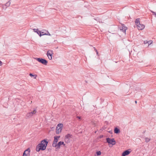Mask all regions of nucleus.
Wrapping results in <instances>:
<instances>
[{"label": "nucleus", "mask_w": 156, "mask_h": 156, "mask_svg": "<svg viewBox=\"0 0 156 156\" xmlns=\"http://www.w3.org/2000/svg\"><path fill=\"white\" fill-rule=\"evenodd\" d=\"M38 29H33V30L35 32H36V31H37V30H38Z\"/></svg>", "instance_id": "26"}, {"label": "nucleus", "mask_w": 156, "mask_h": 156, "mask_svg": "<svg viewBox=\"0 0 156 156\" xmlns=\"http://www.w3.org/2000/svg\"><path fill=\"white\" fill-rule=\"evenodd\" d=\"M62 145H63L64 146L65 144H64V142L62 141H59L58 144H55V145L54 147H56L57 149L60 148V147Z\"/></svg>", "instance_id": "10"}, {"label": "nucleus", "mask_w": 156, "mask_h": 156, "mask_svg": "<svg viewBox=\"0 0 156 156\" xmlns=\"http://www.w3.org/2000/svg\"><path fill=\"white\" fill-rule=\"evenodd\" d=\"M145 142L146 143H148L151 140V138H150L148 137H145Z\"/></svg>", "instance_id": "16"}, {"label": "nucleus", "mask_w": 156, "mask_h": 156, "mask_svg": "<svg viewBox=\"0 0 156 156\" xmlns=\"http://www.w3.org/2000/svg\"><path fill=\"white\" fill-rule=\"evenodd\" d=\"M146 43H147L148 44H151L152 43V41H146Z\"/></svg>", "instance_id": "24"}, {"label": "nucleus", "mask_w": 156, "mask_h": 156, "mask_svg": "<svg viewBox=\"0 0 156 156\" xmlns=\"http://www.w3.org/2000/svg\"><path fill=\"white\" fill-rule=\"evenodd\" d=\"M47 32L48 33V34L45 33V34H42V35H48L49 36H51V34L48 32V31H47Z\"/></svg>", "instance_id": "21"}, {"label": "nucleus", "mask_w": 156, "mask_h": 156, "mask_svg": "<svg viewBox=\"0 0 156 156\" xmlns=\"http://www.w3.org/2000/svg\"><path fill=\"white\" fill-rule=\"evenodd\" d=\"M2 63L1 61H0V66L2 65Z\"/></svg>", "instance_id": "28"}, {"label": "nucleus", "mask_w": 156, "mask_h": 156, "mask_svg": "<svg viewBox=\"0 0 156 156\" xmlns=\"http://www.w3.org/2000/svg\"><path fill=\"white\" fill-rule=\"evenodd\" d=\"M151 12L152 13L153 15H154L155 17L156 18V12L153 11H151Z\"/></svg>", "instance_id": "22"}, {"label": "nucleus", "mask_w": 156, "mask_h": 156, "mask_svg": "<svg viewBox=\"0 0 156 156\" xmlns=\"http://www.w3.org/2000/svg\"><path fill=\"white\" fill-rule=\"evenodd\" d=\"M72 135H71L70 134H68L66 135L65 136V140L66 141H67V142H69V139L70 138L72 137Z\"/></svg>", "instance_id": "11"}, {"label": "nucleus", "mask_w": 156, "mask_h": 156, "mask_svg": "<svg viewBox=\"0 0 156 156\" xmlns=\"http://www.w3.org/2000/svg\"><path fill=\"white\" fill-rule=\"evenodd\" d=\"M98 156V155H97V156Z\"/></svg>", "instance_id": "34"}, {"label": "nucleus", "mask_w": 156, "mask_h": 156, "mask_svg": "<svg viewBox=\"0 0 156 156\" xmlns=\"http://www.w3.org/2000/svg\"><path fill=\"white\" fill-rule=\"evenodd\" d=\"M144 43L145 44H147V43H146V41H144Z\"/></svg>", "instance_id": "31"}, {"label": "nucleus", "mask_w": 156, "mask_h": 156, "mask_svg": "<svg viewBox=\"0 0 156 156\" xmlns=\"http://www.w3.org/2000/svg\"><path fill=\"white\" fill-rule=\"evenodd\" d=\"M36 32L40 37L43 35H42V34H41V32L38 30H37V31H36Z\"/></svg>", "instance_id": "17"}, {"label": "nucleus", "mask_w": 156, "mask_h": 156, "mask_svg": "<svg viewBox=\"0 0 156 156\" xmlns=\"http://www.w3.org/2000/svg\"><path fill=\"white\" fill-rule=\"evenodd\" d=\"M127 28L125 26L124 24H122V26L120 27V30H122L123 32L125 33Z\"/></svg>", "instance_id": "12"}, {"label": "nucleus", "mask_w": 156, "mask_h": 156, "mask_svg": "<svg viewBox=\"0 0 156 156\" xmlns=\"http://www.w3.org/2000/svg\"><path fill=\"white\" fill-rule=\"evenodd\" d=\"M94 50L96 52L97 54V55H98V51H97V49H96L95 48V47H94Z\"/></svg>", "instance_id": "25"}, {"label": "nucleus", "mask_w": 156, "mask_h": 156, "mask_svg": "<svg viewBox=\"0 0 156 156\" xmlns=\"http://www.w3.org/2000/svg\"><path fill=\"white\" fill-rule=\"evenodd\" d=\"M96 133V131L95 132V133Z\"/></svg>", "instance_id": "33"}, {"label": "nucleus", "mask_w": 156, "mask_h": 156, "mask_svg": "<svg viewBox=\"0 0 156 156\" xmlns=\"http://www.w3.org/2000/svg\"><path fill=\"white\" fill-rule=\"evenodd\" d=\"M137 28L139 30H142L143 29L144 27L145 26L144 24H139L138 25H137Z\"/></svg>", "instance_id": "13"}, {"label": "nucleus", "mask_w": 156, "mask_h": 156, "mask_svg": "<svg viewBox=\"0 0 156 156\" xmlns=\"http://www.w3.org/2000/svg\"><path fill=\"white\" fill-rule=\"evenodd\" d=\"M41 34H44V32H41Z\"/></svg>", "instance_id": "30"}, {"label": "nucleus", "mask_w": 156, "mask_h": 156, "mask_svg": "<svg viewBox=\"0 0 156 156\" xmlns=\"http://www.w3.org/2000/svg\"><path fill=\"white\" fill-rule=\"evenodd\" d=\"M29 75L31 77H34V79H36V77L37 76V75H34L32 73H30L29 74Z\"/></svg>", "instance_id": "19"}, {"label": "nucleus", "mask_w": 156, "mask_h": 156, "mask_svg": "<svg viewBox=\"0 0 156 156\" xmlns=\"http://www.w3.org/2000/svg\"><path fill=\"white\" fill-rule=\"evenodd\" d=\"M139 90V88H137V89H136V90Z\"/></svg>", "instance_id": "29"}, {"label": "nucleus", "mask_w": 156, "mask_h": 156, "mask_svg": "<svg viewBox=\"0 0 156 156\" xmlns=\"http://www.w3.org/2000/svg\"><path fill=\"white\" fill-rule=\"evenodd\" d=\"M114 132L115 133L118 134L120 132V130L119 129L116 127L114 129Z\"/></svg>", "instance_id": "14"}, {"label": "nucleus", "mask_w": 156, "mask_h": 156, "mask_svg": "<svg viewBox=\"0 0 156 156\" xmlns=\"http://www.w3.org/2000/svg\"><path fill=\"white\" fill-rule=\"evenodd\" d=\"M63 124L61 123H59L56 129V133L59 134L60 133L62 129Z\"/></svg>", "instance_id": "5"}, {"label": "nucleus", "mask_w": 156, "mask_h": 156, "mask_svg": "<svg viewBox=\"0 0 156 156\" xmlns=\"http://www.w3.org/2000/svg\"><path fill=\"white\" fill-rule=\"evenodd\" d=\"M34 59L44 65H47V64L48 61L44 59L41 58H35Z\"/></svg>", "instance_id": "2"}, {"label": "nucleus", "mask_w": 156, "mask_h": 156, "mask_svg": "<svg viewBox=\"0 0 156 156\" xmlns=\"http://www.w3.org/2000/svg\"><path fill=\"white\" fill-rule=\"evenodd\" d=\"M131 151V150L129 149L124 151L122 154V156H126L129 154Z\"/></svg>", "instance_id": "9"}, {"label": "nucleus", "mask_w": 156, "mask_h": 156, "mask_svg": "<svg viewBox=\"0 0 156 156\" xmlns=\"http://www.w3.org/2000/svg\"><path fill=\"white\" fill-rule=\"evenodd\" d=\"M60 136H56L54 137V140L52 144V146L53 147H54L55 144H57V143L58 141V139L60 138Z\"/></svg>", "instance_id": "6"}, {"label": "nucleus", "mask_w": 156, "mask_h": 156, "mask_svg": "<svg viewBox=\"0 0 156 156\" xmlns=\"http://www.w3.org/2000/svg\"><path fill=\"white\" fill-rule=\"evenodd\" d=\"M97 155H100L101 154V152L100 151H98L96 152Z\"/></svg>", "instance_id": "20"}, {"label": "nucleus", "mask_w": 156, "mask_h": 156, "mask_svg": "<svg viewBox=\"0 0 156 156\" xmlns=\"http://www.w3.org/2000/svg\"><path fill=\"white\" fill-rule=\"evenodd\" d=\"M11 2H10V0L8 2H7L5 5V6L7 7L9 6L10 5Z\"/></svg>", "instance_id": "18"}, {"label": "nucleus", "mask_w": 156, "mask_h": 156, "mask_svg": "<svg viewBox=\"0 0 156 156\" xmlns=\"http://www.w3.org/2000/svg\"><path fill=\"white\" fill-rule=\"evenodd\" d=\"M107 142L109 144L114 145L116 144V141L114 138L111 139L109 138H107L106 139Z\"/></svg>", "instance_id": "4"}, {"label": "nucleus", "mask_w": 156, "mask_h": 156, "mask_svg": "<svg viewBox=\"0 0 156 156\" xmlns=\"http://www.w3.org/2000/svg\"><path fill=\"white\" fill-rule=\"evenodd\" d=\"M30 151L29 148L27 149L24 151L23 156H30Z\"/></svg>", "instance_id": "8"}, {"label": "nucleus", "mask_w": 156, "mask_h": 156, "mask_svg": "<svg viewBox=\"0 0 156 156\" xmlns=\"http://www.w3.org/2000/svg\"><path fill=\"white\" fill-rule=\"evenodd\" d=\"M48 141L47 139H44L41 140L40 144H38L36 146V150L37 151L39 152L41 150L44 151L46 149Z\"/></svg>", "instance_id": "1"}, {"label": "nucleus", "mask_w": 156, "mask_h": 156, "mask_svg": "<svg viewBox=\"0 0 156 156\" xmlns=\"http://www.w3.org/2000/svg\"><path fill=\"white\" fill-rule=\"evenodd\" d=\"M92 125H94V126H96V123L95 122L93 121L92 122Z\"/></svg>", "instance_id": "23"}, {"label": "nucleus", "mask_w": 156, "mask_h": 156, "mask_svg": "<svg viewBox=\"0 0 156 156\" xmlns=\"http://www.w3.org/2000/svg\"><path fill=\"white\" fill-rule=\"evenodd\" d=\"M77 118H78L79 119H81V117L80 116H77Z\"/></svg>", "instance_id": "27"}, {"label": "nucleus", "mask_w": 156, "mask_h": 156, "mask_svg": "<svg viewBox=\"0 0 156 156\" xmlns=\"http://www.w3.org/2000/svg\"><path fill=\"white\" fill-rule=\"evenodd\" d=\"M98 156V155H97V156Z\"/></svg>", "instance_id": "35"}, {"label": "nucleus", "mask_w": 156, "mask_h": 156, "mask_svg": "<svg viewBox=\"0 0 156 156\" xmlns=\"http://www.w3.org/2000/svg\"><path fill=\"white\" fill-rule=\"evenodd\" d=\"M135 103L136 104V103H137V101H135Z\"/></svg>", "instance_id": "32"}, {"label": "nucleus", "mask_w": 156, "mask_h": 156, "mask_svg": "<svg viewBox=\"0 0 156 156\" xmlns=\"http://www.w3.org/2000/svg\"><path fill=\"white\" fill-rule=\"evenodd\" d=\"M135 23L136 25H138L139 24H140V22L139 20V19H137L135 21Z\"/></svg>", "instance_id": "15"}, {"label": "nucleus", "mask_w": 156, "mask_h": 156, "mask_svg": "<svg viewBox=\"0 0 156 156\" xmlns=\"http://www.w3.org/2000/svg\"><path fill=\"white\" fill-rule=\"evenodd\" d=\"M36 112V108H35L34 109V110L33 112H29L27 113L26 115L27 118H31L32 116L35 114Z\"/></svg>", "instance_id": "3"}, {"label": "nucleus", "mask_w": 156, "mask_h": 156, "mask_svg": "<svg viewBox=\"0 0 156 156\" xmlns=\"http://www.w3.org/2000/svg\"><path fill=\"white\" fill-rule=\"evenodd\" d=\"M53 54V53L52 50H49L47 51L46 55L48 57V58L50 60H51L52 59V56Z\"/></svg>", "instance_id": "7"}]
</instances>
